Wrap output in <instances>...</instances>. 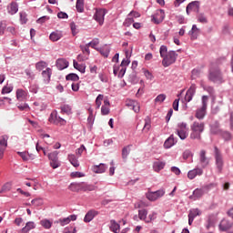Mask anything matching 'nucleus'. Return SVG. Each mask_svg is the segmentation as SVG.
Wrapping results in <instances>:
<instances>
[{"instance_id":"obj_1","label":"nucleus","mask_w":233,"mask_h":233,"mask_svg":"<svg viewBox=\"0 0 233 233\" xmlns=\"http://www.w3.org/2000/svg\"><path fill=\"white\" fill-rule=\"evenodd\" d=\"M160 57H162V66L167 68L170 65H174L177 60V53L176 51H168L167 46H161L159 48Z\"/></svg>"},{"instance_id":"obj_2","label":"nucleus","mask_w":233,"mask_h":233,"mask_svg":"<svg viewBox=\"0 0 233 233\" xmlns=\"http://www.w3.org/2000/svg\"><path fill=\"white\" fill-rule=\"evenodd\" d=\"M208 79L212 83H223V74L218 66V64L212 63L209 68Z\"/></svg>"},{"instance_id":"obj_3","label":"nucleus","mask_w":233,"mask_h":233,"mask_svg":"<svg viewBox=\"0 0 233 233\" xmlns=\"http://www.w3.org/2000/svg\"><path fill=\"white\" fill-rule=\"evenodd\" d=\"M191 133L190 139H201V133L205 132V123L195 121L190 126Z\"/></svg>"},{"instance_id":"obj_4","label":"nucleus","mask_w":233,"mask_h":233,"mask_svg":"<svg viewBox=\"0 0 233 233\" xmlns=\"http://www.w3.org/2000/svg\"><path fill=\"white\" fill-rule=\"evenodd\" d=\"M69 190H71V192H92L96 190V187L85 182H75L69 185Z\"/></svg>"},{"instance_id":"obj_5","label":"nucleus","mask_w":233,"mask_h":233,"mask_svg":"<svg viewBox=\"0 0 233 233\" xmlns=\"http://www.w3.org/2000/svg\"><path fill=\"white\" fill-rule=\"evenodd\" d=\"M208 105V96H202V106L198 108L195 114V117L197 119H205V116H207V106Z\"/></svg>"},{"instance_id":"obj_6","label":"nucleus","mask_w":233,"mask_h":233,"mask_svg":"<svg viewBox=\"0 0 233 233\" xmlns=\"http://www.w3.org/2000/svg\"><path fill=\"white\" fill-rule=\"evenodd\" d=\"M176 134L178 136V137L182 140L185 141L187 137H188V126L185 122H180L177 124V128H176Z\"/></svg>"},{"instance_id":"obj_7","label":"nucleus","mask_w":233,"mask_h":233,"mask_svg":"<svg viewBox=\"0 0 233 233\" xmlns=\"http://www.w3.org/2000/svg\"><path fill=\"white\" fill-rule=\"evenodd\" d=\"M214 154L215 165L218 172L220 174V172L223 171V166L225 165V162L223 161V155H221V151L218 148V147H215Z\"/></svg>"},{"instance_id":"obj_8","label":"nucleus","mask_w":233,"mask_h":233,"mask_svg":"<svg viewBox=\"0 0 233 233\" xmlns=\"http://www.w3.org/2000/svg\"><path fill=\"white\" fill-rule=\"evenodd\" d=\"M165 196V189H158L157 191H148L146 193V198L148 199V201H157L160 198H163Z\"/></svg>"},{"instance_id":"obj_9","label":"nucleus","mask_w":233,"mask_h":233,"mask_svg":"<svg viewBox=\"0 0 233 233\" xmlns=\"http://www.w3.org/2000/svg\"><path fill=\"white\" fill-rule=\"evenodd\" d=\"M105 15H106V9H97L93 16V19L100 25V26H103L105 23Z\"/></svg>"},{"instance_id":"obj_10","label":"nucleus","mask_w":233,"mask_h":233,"mask_svg":"<svg viewBox=\"0 0 233 233\" xmlns=\"http://www.w3.org/2000/svg\"><path fill=\"white\" fill-rule=\"evenodd\" d=\"M164 19L165 11L163 9H158L154 15H152V21L155 25H159V23H163Z\"/></svg>"},{"instance_id":"obj_11","label":"nucleus","mask_w":233,"mask_h":233,"mask_svg":"<svg viewBox=\"0 0 233 233\" xmlns=\"http://www.w3.org/2000/svg\"><path fill=\"white\" fill-rule=\"evenodd\" d=\"M197 88L198 86H196V84H192L190 87L187 89L185 96V101H187V103H190V101H192L194 96H196Z\"/></svg>"},{"instance_id":"obj_12","label":"nucleus","mask_w":233,"mask_h":233,"mask_svg":"<svg viewBox=\"0 0 233 233\" xmlns=\"http://www.w3.org/2000/svg\"><path fill=\"white\" fill-rule=\"evenodd\" d=\"M202 212L199 210V208H192L189 210L188 213V225H192L194 223V219L198 218V216H201Z\"/></svg>"},{"instance_id":"obj_13","label":"nucleus","mask_w":233,"mask_h":233,"mask_svg":"<svg viewBox=\"0 0 233 233\" xmlns=\"http://www.w3.org/2000/svg\"><path fill=\"white\" fill-rule=\"evenodd\" d=\"M210 159L207 157V151L201 150L199 154V164L202 168H207V166L209 165Z\"/></svg>"},{"instance_id":"obj_14","label":"nucleus","mask_w":233,"mask_h":233,"mask_svg":"<svg viewBox=\"0 0 233 233\" xmlns=\"http://www.w3.org/2000/svg\"><path fill=\"white\" fill-rule=\"evenodd\" d=\"M48 121L53 125H59V123H66L65 119L57 116V111H54L50 114Z\"/></svg>"},{"instance_id":"obj_15","label":"nucleus","mask_w":233,"mask_h":233,"mask_svg":"<svg viewBox=\"0 0 233 233\" xmlns=\"http://www.w3.org/2000/svg\"><path fill=\"white\" fill-rule=\"evenodd\" d=\"M199 1H193L187 5L186 12L190 15V12H199Z\"/></svg>"},{"instance_id":"obj_16","label":"nucleus","mask_w":233,"mask_h":233,"mask_svg":"<svg viewBox=\"0 0 233 233\" xmlns=\"http://www.w3.org/2000/svg\"><path fill=\"white\" fill-rule=\"evenodd\" d=\"M126 106H127L130 110H134L137 114L141 110V106H139V103L136 100H127Z\"/></svg>"},{"instance_id":"obj_17","label":"nucleus","mask_w":233,"mask_h":233,"mask_svg":"<svg viewBox=\"0 0 233 233\" xmlns=\"http://www.w3.org/2000/svg\"><path fill=\"white\" fill-rule=\"evenodd\" d=\"M77 219V215H70L67 218H59L56 223H59L61 227H65L66 225H68L70 221H76Z\"/></svg>"},{"instance_id":"obj_18","label":"nucleus","mask_w":233,"mask_h":233,"mask_svg":"<svg viewBox=\"0 0 233 233\" xmlns=\"http://www.w3.org/2000/svg\"><path fill=\"white\" fill-rule=\"evenodd\" d=\"M197 176H203V169L200 167H196L187 172L188 179H196Z\"/></svg>"},{"instance_id":"obj_19","label":"nucleus","mask_w":233,"mask_h":233,"mask_svg":"<svg viewBox=\"0 0 233 233\" xmlns=\"http://www.w3.org/2000/svg\"><path fill=\"white\" fill-rule=\"evenodd\" d=\"M147 216H148V211L147 209H139L138 216L135 215L133 217V219L135 221H138V219H140L141 221H147Z\"/></svg>"},{"instance_id":"obj_20","label":"nucleus","mask_w":233,"mask_h":233,"mask_svg":"<svg viewBox=\"0 0 233 233\" xmlns=\"http://www.w3.org/2000/svg\"><path fill=\"white\" fill-rule=\"evenodd\" d=\"M99 212L95 209L89 210L84 218V222L90 223V221H92V219H94V218H96V216H97Z\"/></svg>"},{"instance_id":"obj_21","label":"nucleus","mask_w":233,"mask_h":233,"mask_svg":"<svg viewBox=\"0 0 233 233\" xmlns=\"http://www.w3.org/2000/svg\"><path fill=\"white\" fill-rule=\"evenodd\" d=\"M106 168H108L106 164L101 163L99 165L93 166L92 170L95 174H103L106 171Z\"/></svg>"},{"instance_id":"obj_22","label":"nucleus","mask_w":233,"mask_h":233,"mask_svg":"<svg viewBox=\"0 0 233 233\" xmlns=\"http://www.w3.org/2000/svg\"><path fill=\"white\" fill-rule=\"evenodd\" d=\"M42 77L44 79V83L48 85L50 83V77H52V68L47 67L46 70L42 72Z\"/></svg>"},{"instance_id":"obj_23","label":"nucleus","mask_w":233,"mask_h":233,"mask_svg":"<svg viewBox=\"0 0 233 233\" xmlns=\"http://www.w3.org/2000/svg\"><path fill=\"white\" fill-rule=\"evenodd\" d=\"M176 143H177V138L174 137V135H170V137L165 141L164 147L165 148H172Z\"/></svg>"},{"instance_id":"obj_24","label":"nucleus","mask_w":233,"mask_h":233,"mask_svg":"<svg viewBox=\"0 0 233 233\" xmlns=\"http://www.w3.org/2000/svg\"><path fill=\"white\" fill-rule=\"evenodd\" d=\"M102 116H108L110 114V101L108 99L104 100V105L101 107Z\"/></svg>"},{"instance_id":"obj_25","label":"nucleus","mask_w":233,"mask_h":233,"mask_svg":"<svg viewBox=\"0 0 233 233\" xmlns=\"http://www.w3.org/2000/svg\"><path fill=\"white\" fill-rule=\"evenodd\" d=\"M56 65L58 70H65V68H68V61L65 58H58Z\"/></svg>"},{"instance_id":"obj_26","label":"nucleus","mask_w":233,"mask_h":233,"mask_svg":"<svg viewBox=\"0 0 233 233\" xmlns=\"http://www.w3.org/2000/svg\"><path fill=\"white\" fill-rule=\"evenodd\" d=\"M7 12L11 15H15V14H17V12H19V5H17V3L12 2L7 7Z\"/></svg>"},{"instance_id":"obj_27","label":"nucleus","mask_w":233,"mask_h":233,"mask_svg":"<svg viewBox=\"0 0 233 233\" xmlns=\"http://www.w3.org/2000/svg\"><path fill=\"white\" fill-rule=\"evenodd\" d=\"M232 228V222L228 221V219H222L219 224V229L222 231H227L228 228Z\"/></svg>"},{"instance_id":"obj_28","label":"nucleus","mask_w":233,"mask_h":233,"mask_svg":"<svg viewBox=\"0 0 233 233\" xmlns=\"http://www.w3.org/2000/svg\"><path fill=\"white\" fill-rule=\"evenodd\" d=\"M166 163L161 160H157L153 163V170L154 172H161L163 168H165Z\"/></svg>"},{"instance_id":"obj_29","label":"nucleus","mask_w":233,"mask_h":233,"mask_svg":"<svg viewBox=\"0 0 233 233\" xmlns=\"http://www.w3.org/2000/svg\"><path fill=\"white\" fill-rule=\"evenodd\" d=\"M28 96V92L25 91L24 89H17L16 90V99L18 101H25Z\"/></svg>"},{"instance_id":"obj_30","label":"nucleus","mask_w":233,"mask_h":233,"mask_svg":"<svg viewBox=\"0 0 233 233\" xmlns=\"http://www.w3.org/2000/svg\"><path fill=\"white\" fill-rule=\"evenodd\" d=\"M205 194V191L201 188H197L193 191V195L190 196V199H194V201H196V199H199L200 198H203V195Z\"/></svg>"},{"instance_id":"obj_31","label":"nucleus","mask_w":233,"mask_h":233,"mask_svg":"<svg viewBox=\"0 0 233 233\" xmlns=\"http://www.w3.org/2000/svg\"><path fill=\"white\" fill-rule=\"evenodd\" d=\"M63 37V32L61 31H55L52 32L49 35V39L53 42L59 41Z\"/></svg>"},{"instance_id":"obj_32","label":"nucleus","mask_w":233,"mask_h":233,"mask_svg":"<svg viewBox=\"0 0 233 233\" xmlns=\"http://www.w3.org/2000/svg\"><path fill=\"white\" fill-rule=\"evenodd\" d=\"M188 34L192 40L198 39V35H199V28H198V25H193Z\"/></svg>"},{"instance_id":"obj_33","label":"nucleus","mask_w":233,"mask_h":233,"mask_svg":"<svg viewBox=\"0 0 233 233\" xmlns=\"http://www.w3.org/2000/svg\"><path fill=\"white\" fill-rule=\"evenodd\" d=\"M18 156H20V157H22L23 161H29V159H34V155L30 154L26 151L24 152H17Z\"/></svg>"},{"instance_id":"obj_34","label":"nucleus","mask_w":233,"mask_h":233,"mask_svg":"<svg viewBox=\"0 0 233 233\" xmlns=\"http://www.w3.org/2000/svg\"><path fill=\"white\" fill-rule=\"evenodd\" d=\"M97 51L103 56L104 57H108L110 56V46H105L97 49Z\"/></svg>"},{"instance_id":"obj_35","label":"nucleus","mask_w":233,"mask_h":233,"mask_svg":"<svg viewBox=\"0 0 233 233\" xmlns=\"http://www.w3.org/2000/svg\"><path fill=\"white\" fill-rule=\"evenodd\" d=\"M120 227L121 226H119V224L116 220H111L110 221L109 228H110L111 232L119 233Z\"/></svg>"},{"instance_id":"obj_36","label":"nucleus","mask_w":233,"mask_h":233,"mask_svg":"<svg viewBox=\"0 0 233 233\" xmlns=\"http://www.w3.org/2000/svg\"><path fill=\"white\" fill-rule=\"evenodd\" d=\"M216 225V219L214 218V216H209L207 220L206 228L207 230H210L212 227Z\"/></svg>"},{"instance_id":"obj_37","label":"nucleus","mask_w":233,"mask_h":233,"mask_svg":"<svg viewBox=\"0 0 233 233\" xmlns=\"http://www.w3.org/2000/svg\"><path fill=\"white\" fill-rule=\"evenodd\" d=\"M33 228H35V223L29 221L25 224V227L22 228V232L27 233L33 230Z\"/></svg>"},{"instance_id":"obj_38","label":"nucleus","mask_w":233,"mask_h":233,"mask_svg":"<svg viewBox=\"0 0 233 233\" xmlns=\"http://www.w3.org/2000/svg\"><path fill=\"white\" fill-rule=\"evenodd\" d=\"M130 148H132V145H127L122 148V158L127 159L130 154Z\"/></svg>"},{"instance_id":"obj_39","label":"nucleus","mask_w":233,"mask_h":233,"mask_svg":"<svg viewBox=\"0 0 233 233\" xmlns=\"http://www.w3.org/2000/svg\"><path fill=\"white\" fill-rule=\"evenodd\" d=\"M68 161L76 168H77V167H79V160H77V157H76V155H68Z\"/></svg>"},{"instance_id":"obj_40","label":"nucleus","mask_w":233,"mask_h":233,"mask_svg":"<svg viewBox=\"0 0 233 233\" xmlns=\"http://www.w3.org/2000/svg\"><path fill=\"white\" fill-rule=\"evenodd\" d=\"M12 190V183L6 182L2 186V188L0 190V194H6V192H10Z\"/></svg>"},{"instance_id":"obj_41","label":"nucleus","mask_w":233,"mask_h":233,"mask_svg":"<svg viewBox=\"0 0 233 233\" xmlns=\"http://www.w3.org/2000/svg\"><path fill=\"white\" fill-rule=\"evenodd\" d=\"M8 147V136L4 135L0 137V148H6Z\"/></svg>"},{"instance_id":"obj_42","label":"nucleus","mask_w":233,"mask_h":233,"mask_svg":"<svg viewBox=\"0 0 233 233\" xmlns=\"http://www.w3.org/2000/svg\"><path fill=\"white\" fill-rule=\"evenodd\" d=\"M73 66H74V68H76V70H78V72H81V74H85V71H86V68L85 66V65H80L76 60H74L73 61Z\"/></svg>"},{"instance_id":"obj_43","label":"nucleus","mask_w":233,"mask_h":233,"mask_svg":"<svg viewBox=\"0 0 233 233\" xmlns=\"http://www.w3.org/2000/svg\"><path fill=\"white\" fill-rule=\"evenodd\" d=\"M76 8L77 12H85V0H76Z\"/></svg>"},{"instance_id":"obj_44","label":"nucleus","mask_w":233,"mask_h":233,"mask_svg":"<svg viewBox=\"0 0 233 233\" xmlns=\"http://www.w3.org/2000/svg\"><path fill=\"white\" fill-rule=\"evenodd\" d=\"M197 19L198 23H201L202 25H207L208 23V19L207 18V15H205L203 13H199L197 15Z\"/></svg>"},{"instance_id":"obj_45","label":"nucleus","mask_w":233,"mask_h":233,"mask_svg":"<svg viewBox=\"0 0 233 233\" xmlns=\"http://www.w3.org/2000/svg\"><path fill=\"white\" fill-rule=\"evenodd\" d=\"M40 225L44 227V228H46L47 230L52 228V221L44 218L40 221Z\"/></svg>"},{"instance_id":"obj_46","label":"nucleus","mask_w":233,"mask_h":233,"mask_svg":"<svg viewBox=\"0 0 233 233\" xmlns=\"http://www.w3.org/2000/svg\"><path fill=\"white\" fill-rule=\"evenodd\" d=\"M60 110L62 114H66L67 116L72 114V107H70L68 105L61 106Z\"/></svg>"},{"instance_id":"obj_47","label":"nucleus","mask_w":233,"mask_h":233,"mask_svg":"<svg viewBox=\"0 0 233 233\" xmlns=\"http://www.w3.org/2000/svg\"><path fill=\"white\" fill-rule=\"evenodd\" d=\"M66 81H79V76L76 73H70L66 76Z\"/></svg>"},{"instance_id":"obj_48","label":"nucleus","mask_w":233,"mask_h":233,"mask_svg":"<svg viewBox=\"0 0 233 233\" xmlns=\"http://www.w3.org/2000/svg\"><path fill=\"white\" fill-rule=\"evenodd\" d=\"M105 96L103 95H98L96 98V110H99L101 108L102 101L104 99Z\"/></svg>"},{"instance_id":"obj_49","label":"nucleus","mask_w":233,"mask_h":233,"mask_svg":"<svg viewBox=\"0 0 233 233\" xmlns=\"http://www.w3.org/2000/svg\"><path fill=\"white\" fill-rule=\"evenodd\" d=\"M46 66H48V64L45 61H40L35 64V68L39 71L44 70V68H46Z\"/></svg>"},{"instance_id":"obj_50","label":"nucleus","mask_w":233,"mask_h":233,"mask_svg":"<svg viewBox=\"0 0 233 233\" xmlns=\"http://www.w3.org/2000/svg\"><path fill=\"white\" fill-rule=\"evenodd\" d=\"M17 108H18L19 110H21V112H23V111H25V112L30 111V106H28L27 103L19 104V105L17 106Z\"/></svg>"},{"instance_id":"obj_51","label":"nucleus","mask_w":233,"mask_h":233,"mask_svg":"<svg viewBox=\"0 0 233 233\" xmlns=\"http://www.w3.org/2000/svg\"><path fill=\"white\" fill-rule=\"evenodd\" d=\"M165 99H167V95L160 94L155 98V103H158L159 105H161V103H163Z\"/></svg>"},{"instance_id":"obj_52","label":"nucleus","mask_w":233,"mask_h":233,"mask_svg":"<svg viewBox=\"0 0 233 233\" xmlns=\"http://www.w3.org/2000/svg\"><path fill=\"white\" fill-rule=\"evenodd\" d=\"M201 76V70L199 69H193L191 71V79H198Z\"/></svg>"},{"instance_id":"obj_53","label":"nucleus","mask_w":233,"mask_h":233,"mask_svg":"<svg viewBox=\"0 0 233 233\" xmlns=\"http://www.w3.org/2000/svg\"><path fill=\"white\" fill-rule=\"evenodd\" d=\"M12 90H14V86L9 85V86H5L3 87L2 89V94H10V92H12Z\"/></svg>"},{"instance_id":"obj_54","label":"nucleus","mask_w":233,"mask_h":233,"mask_svg":"<svg viewBox=\"0 0 233 233\" xmlns=\"http://www.w3.org/2000/svg\"><path fill=\"white\" fill-rule=\"evenodd\" d=\"M5 30H6V21H0V35H5Z\"/></svg>"},{"instance_id":"obj_55","label":"nucleus","mask_w":233,"mask_h":233,"mask_svg":"<svg viewBox=\"0 0 233 233\" xmlns=\"http://www.w3.org/2000/svg\"><path fill=\"white\" fill-rule=\"evenodd\" d=\"M70 28L73 35H77L78 30H77V25H76V23L72 22L70 24Z\"/></svg>"},{"instance_id":"obj_56","label":"nucleus","mask_w":233,"mask_h":233,"mask_svg":"<svg viewBox=\"0 0 233 233\" xmlns=\"http://www.w3.org/2000/svg\"><path fill=\"white\" fill-rule=\"evenodd\" d=\"M28 18H26V13H20V23L21 25H26Z\"/></svg>"},{"instance_id":"obj_57","label":"nucleus","mask_w":233,"mask_h":233,"mask_svg":"<svg viewBox=\"0 0 233 233\" xmlns=\"http://www.w3.org/2000/svg\"><path fill=\"white\" fill-rule=\"evenodd\" d=\"M31 203L35 207H41V205H43V198H35L31 201Z\"/></svg>"},{"instance_id":"obj_58","label":"nucleus","mask_w":233,"mask_h":233,"mask_svg":"<svg viewBox=\"0 0 233 233\" xmlns=\"http://www.w3.org/2000/svg\"><path fill=\"white\" fill-rule=\"evenodd\" d=\"M132 23H134V17L127 16L126 18V20L124 21L123 25H124V26H130V25H132Z\"/></svg>"},{"instance_id":"obj_59","label":"nucleus","mask_w":233,"mask_h":233,"mask_svg":"<svg viewBox=\"0 0 233 233\" xmlns=\"http://www.w3.org/2000/svg\"><path fill=\"white\" fill-rule=\"evenodd\" d=\"M150 128H151L150 118H146L143 130H146V132H148V130H150Z\"/></svg>"},{"instance_id":"obj_60","label":"nucleus","mask_w":233,"mask_h":233,"mask_svg":"<svg viewBox=\"0 0 233 233\" xmlns=\"http://www.w3.org/2000/svg\"><path fill=\"white\" fill-rule=\"evenodd\" d=\"M71 177L76 178V177H85V173H81L79 171L72 172L71 173Z\"/></svg>"},{"instance_id":"obj_61","label":"nucleus","mask_w":233,"mask_h":233,"mask_svg":"<svg viewBox=\"0 0 233 233\" xmlns=\"http://www.w3.org/2000/svg\"><path fill=\"white\" fill-rule=\"evenodd\" d=\"M48 19H50V16L45 15V16L38 18L36 20V23H38V25H43V23H46V21H48Z\"/></svg>"},{"instance_id":"obj_62","label":"nucleus","mask_w":233,"mask_h":233,"mask_svg":"<svg viewBox=\"0 0 233 233\" xmlns=\"http://www.w3.org/2000/svg\"><path fill=\"white\" fill-rule=\"evenodd\" d=\"M50 161H57V152H53L48 155Z\"/></svg>"},{"instance_id":"obj_63","label":"nucleus","mask_w":233,"mask_h":233,"mask_svg":"<svg viewBox=\"0 0 233 233\" xmlns=\"http://www.w3.org/2000/svg\"><path fill=\"white\" fill-rule=\"evenodd\" d=\"M85 150H86V147H85V145L80 146V147L77 148L76 151V156H81L83 152H85Z\"/></svg>"},{"instance_id":"obj_64","label":"nucleus","mask_w":233,"mask_h":233,"mask_svg":"<svg viewBox=\"0 0 233 233\" xmlns=\"http://www.w3.org/2000/svg\"><path fill=\"white\" fill-rule=\"evenodd\" d=\"M90 45H91V48H95L96 49V46H97V45H99V38H94L90 42Z\"/></svg>"}]
</instances>
